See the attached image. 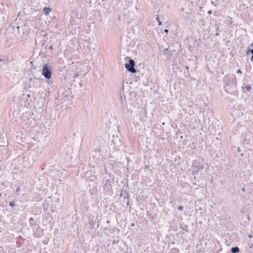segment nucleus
Listing matches in <instances>:
<instances>
[{
	"instance_id": "obj_1",
	"label": "nucleus",
	"mask_w": 253,
	"mask_h": 253,
	"mask_svg": "<svg viewBox=\"0 0 253 253\" xmlns=\"http://www.w3.org/2000/svg\"><path fill=\"white\" fill-rule=\"evenodd\" d=\"M224 85L225 90L228 92H233L236 89V80H225Z\"/></svg>"
},
{
	"instance_id": "obj_2",
	"label": "nucleus",
	"mask_w": 253,
	"mask_h": 253,
	"mask_svg": "<svg viewBox=\"0 0 253 253\" xmlns=\"http://www.w3.org/2000/svg\"><path fill=\"white\" fill-rule=\"evenodd\" d=\"M135 62L134 60L132 59H130L129 60V64L126 63L125 64V67L127 69V70L131 73H134L136 72V70L134 68Z\"/></svg>"
},
{
	"instance_id": "obj_3",
	"label": "nucleus",
	"mask_w": 253,
	"mask_h": 253,
	"mask_svg": "<svg viewBox=\"0 0 253 253\" xmlns=\"http://www.w3.org/2000/svg\"><path fill=\"white\" fill-rule=\"evenodd\" d=\"M51 70L46 65L43 66L42 69V74L44 76V77L47 79H49L51 77Z\"/></svg>"
},
{
	"instance_id": "obj_4",
	"label": "nucleus",
	"mask_w": 253,
	"mask_h": 253,
	"mask_svg": "<svg viewBox=\"0 0 253 253\" xmlns=\"http://www.w3.org/2000/svg\"><path fill=\"white\" fill-rule=\"evenodd\" d=\"M192 173L193 175H196L198 174L199 170L201 169H204V166L201 165H195L194 164H193L192 166Z\"/></svg>"
},
{
	"instance_id": "obj_5",
	"label": "nucleus",
	"mask_w": 253,
	"mask_h": 253,
	"mask_svg": "<svg viewBox=\"0 0 253 253\" xmlns=\"http://www.w3.org/2000/svg\"><path fill=\"white\" fill-rule=\"evenodd\" d=\"M114 181H112L110 179H106L105 183L103 186L104 190L106 192H109L112 189V183H114Z\"/></svg>"
},
{
	"instance_id": "obj_6",
	"label": "nucleus",
	"mask_w": 253,
	"mask_h": 253,
	"mask_svg": "<svg viewBox=\"0 0 253 253\" xmlns=\"http://www.w3.org/2000/svg\"><path fill=\"white\" fill-rule=\"evenodd\" d=\"M140 120L141 122H145L146 120L147 112L144 108L140 109L139 111Z\"/></svg>"
},
{
	"instance_id": "obj_7",
	"label": "nucleus",
	"mask_w": 253,
	"mask_h": 253,
	"mask_svg": "<svg viewBox=\"0 0 253 253\" xmlns=\"http://www.w3.org/2000/svg\"><path fill=\"white\" fill-rule=\"evenodd\" d=\"M105 173L108 175V176H105L104 177V179H110L112 180V181H114V176L113 174L110 173L109 171H107V168H105Z\"/></svg>"
},
{
	"instance_id": "obj_8",
	"label": "nucleus",
	"mask_w": 253,
	"mask_h": 253,
	"mask_svg": "<svg viewBox=\"0 0 253 253\" xmlns=\"http://www.w3.org/2000/svg\"><path fill=\"white\" fill-rule=\"evenodd\" d=\"M126 197H124V202H126L127 205H129V194L127 192H125Z\"/></svg>"
},
{
	"instance_id": "obj_9",
	"label": "nucleus",
	"mask_w": 253,
	"mask_h": 253,
	"mask_svg": "<svg viewBox=\"0 0 253 253\" xmlns=\"http://www.w3.org/2000/svg\"><path fill=\"white\" fill-rule=\"evenodd\" d=\"M125 106H126V108L127 110V112H130L131 114L132 113V109L131 108V103L130 105H128L127 102L126 101Z\"/></svg>"
},
{
	"instance_id": "obj_10",
	"label": "nucleus",
	"mask_w": 253,
	"mask_h": 253,
	"mask_svg": "<svg viewBox=\"0 0 253 253\" xmlns=\"http://www.w3.org/2000/svg\"><path fill=\"white\" fill-rule=\"evenodd\" d=\"M231 251L232 253H238L240 252V249L238 247H232Z\"/></svg>"
},
{
	"instance_id": "obj_11",
	"label": "nucleus",
	"mask_w": 253,
	"mask_h": 253,
	"mask_svg": "<svg viewBox=\"0 0 253 253\" xmlns=\"http://www.w3.org/2000/svg\"><path fill=\"white\" fill-rule=\"evenodd\" d=\"M51 11V9L49 7H45L43 9V12L45 15H47Z\"/></svg>"
},
{
	"instance_id": "obj_12",
	"label": "nucleus",
	"mask_w": 253,
	"mask_h": 253,
	"mask_svg": "<svg viewBox=\"0 0 253 253\" xmlns=\"http://www.w3.org/2000/svg\"><path fill=\"white\" fill-rule=\"evenodd\" d=\"M89 224L92 229L95 228V222L93 221V217H92L91 219L89 220Z\"/></svg>"
},
{
	"instance_id": "obj_13",
	"label": "nucleus",
	"mask_w": 253,
	"mask_h": 253,
	"mask_svg": "<svg viewBox=\"0 0 253 253\" xmlns=\"http://www.w3.org/2000/svg\"><path fill=\"white\" fill-rule=\"evenodd\" d=\"M251 45L253 47V49H250L249 47H248V52H250L252 53L251 60L253 61V43H252Z\"/></svg>"
},
{
	"instance_id": "obj_14",
	"label": "nucleus",
	"mask_w": 253,
	"mask_h": 253,
	"mask_svg": "<svg viewBox=\"0 0 253 253\" xmlns=\"http://www.w3.org/2000/svg\"><path fill=\"white\" fill-rule=\"evenodd\" d=\"M244 88L246 89L247 91H250L251 89V86L247 85L244 87Z\"/></svg>"
},
{
	"instance_id": "obj_15",
	"label": "nucleus",
	"mask_w": 253,
	"mask_h": 253,
	"mask_svg": "<svg viewBox=\"0 0 253 253\" xmlns=\"http://www.w3.org/2000/svg\"><path fill=\"white\" fill-rule=\"evenodd\" d=\"M10 206L12 207H13L15 206V203L14 201H10L9 202V205Z\"/></svg>"
},
{
	"instance_id": "obj_16",
	"label": "nucleus",
	"mask_w": 253,
	"mask_h": 253,
	"mask_svg": "<svg viewBox=\"0 0 253 253\" xmlns=\"http://www.w3.org/2000/svg\"><path fill=\"white\" fill-rule=\"evenodd\" d=\"M121 100H122V106L124 107V109H125V103H124V101H123L124 98H123V96H121Z\"/></svg>"
},
{
	"instance_id": "obj_17",
	"label": "nucleus",
	"mask_w": 253,
	"mask_h": 253,
	"mask_svg": "<svg viewBox=\"0 0 253 253\" xmlns=\"http://www.w3.org/2000/svg\"><path fill=\"white\" fill-rule=\"evenodd\" d=\"M183 209H184V207L183 206H179L178 207V210H179V211H183Z\"/></svg>"
},
{
	"instance_id": "obj_18",
	"label": "nucleus",
	"mask_w": 253,
	"mask_h": 253,
	"mask_svg": "<svg viewBox=\"0 0 253 253\" xmlns=\"http://www.w3.org/2000/svg\"><path fill=\"white\" fill-rule=\"evenodd\" d=\"M133 84V82H131V80H127V81L126 82V84Z\"/></svg>"
},
{
	"instance_id": "obj_19",
	"label": "nucleus",
	"mask_w": 253,
	"mask_h": 253,
	"mask_svg": "<svg viewBox=\"0 0 253 253\" xmlns=\"http://www.w3.org/2000/svg\"><path fill=\"white\" fill-rule=\"evenodd\" d=\"M20 188L18 187L17 188V189L16 190V192L17 193H18L20 192Z\"/></svg>"
},
{
	"instance_id": "obj_20",
	"label": "nucleus",
	"mask_w": 253,
	"mask_h": 253,
	"mask_svg": "<svg viewBox=\"0 0 253 253\" xmlns=\"http://www.w3.org/2000/svg\"><path fill=\"white\" fill-rule=\"evenodd\" d=\"M46 82H47L48 84H51V83H52V80H46Z\"/></svg>"
},
{
	"instance_id": "obj_21",
	"label": "nucleus",
	"mask_w": 253,
	"mask_h": 253,
	"mask_svg": "<svg viewBox=\"0 0 253 253\" xmlns=\"http://www.w3.org/2000/svg\"><path fill=\"white\" fill-rule=\"evenodd\" d=\"M125 192H122V193H121V194H120V196H121V197L124 196H125V195H126V194H125Z\"/></svg>"
},
{
	"instance_id": "obj_22",
	"label": "nucleus",
	"mask_w": 253,
	"mask_h": 253,
	"mask_svg": "<svg viewBox=\"0 0 253 253\" xmlns=\"http://www.w3.org/2000/svg\"><path fill=\"white\" fill-rule=\"evenodd\" d=\"M157 19V20L159 21V24L160 25H162V22H161V21H159V17H158Z\"/></svg>"
},
{
	"instance_id": "obj_23",
	"label": "nucleus",
	"mask_w": 253,
	"mask_h": 253,
	"mask_svg": "<svg viewBox=\"0 0 253 253\" xmlns=\"http://www.w3.org/2000/svg\"><path fill=\"white\" fill-rule=\"evenodd\" d=\"M51 211L52 212H54L55 211V210H54V208L52 207H51Z\"/></svg>"
},
{
	"instance_id": "obj_24",
	"label": "nucleus",
	"mask_w": 253,
	"mask_h": 253,
	"mask_svg": "<svg viewBox=\"0 0 253 253\" xmlns=\"http://www.w3.org/2000/svg\"><path fill=\"white\" fill-rule=\"evenodd\" d=\"M187 228H188V226H187V225H185L184 226V227L183 228V229L185 230V229H187Z\"/></svg>"
},
{
	"instance_id": "obj_25",
	"label": "nucleus",
	"mask_w": 253,
	"mask_h": 253,
	"mask_svg": "<svg viewBox=\"0 0 253 253\" xmlns=\"http://www.w3.org/2000/svg\"><path fill=\"white\" fill-rule=\"evenodd\" d=\"M99 151H100V150L98 149H96L94 150V152H95V153H97V152H99Z\"/></svg>"
},
{
	"instance_id": "obj_26",
	"label": "nucleus",
	"mask_w": 253,
	"mask_h": 253,
	"mask_svg": "<svg viewBox=\"0 0 253 253\" xmlns=\"http://www.w3.org/2000/svg\"><path fill=\"white\" fill-rule=\"evenodd\" d=\"M237 151L238 152H240L241 151V149H240V147H238V149H237Z\"/></svg>"
},
{
	"instance_id": "obj_27",
	"label": "nucleus",
	"mask_w": 253,
	"mask_h": 253,
	"mask_svg": "<svg viewBox=\"0 0 253 253\" xmlns=\"http://www.w3.org/2000/svg\"><path fill=\"white\" fill-rule=\"evenodd\" d=\"M250 248L253 249V244H252L250 245Z\"/></svg>"
},
{
	"instance_id": "obj_28",
	"label": "nucleus",
	"mask_w": 253,
	"mask_h": 253,
	"mask_svg": "<svg viewBox=\"0 0 253 253\" xmlns=\"http://www.w3.org/2000/svg\"><path fill=\"white\" fill-rule=\"evenodd\" d=\"M34 220V218H33V217H31V218H30V222H31V221H33Z\"/></svg>"
},
{
	"instance_id": "obj_29",
	"label": "nucleus",
	"mask_w": 253,
	"mask_h": 253,
	"mask_svg": "<svg viewBox=\"0 0 253 253\" xmlns=\"http://www.w3.org/2000/svg\"><path fill=\"white\" fill-rule=\"evenodd\" d=\"M148 167H149V166L145 165L143 169H147Z\"/></svg>"
},
{
	"instance_id": "obj_30",
	"label": "nucleus",
	"mask_w": 253,
	"mask_h": 253,
	"mask_svg": "<svg viewBox=\"0 0 253 253\" xmlns=\"http://www.w3.org/2000/svg\"><path fill=\"white\" fill-rule=\"evenodd\" d=\"M248 237H249V238H251L253 237V236H252V234H250V235H248Z\"/></svg>"
},
{
	"instance_id": "obj_31",
	"label": "nucleus",
	"mask_w": 253,
	"mask_h": 253,
	"mask_svg": "<svg viewBox=\"0 0 253 253\" xmlns=\"http://www.w3.org/2000/svg\"><path fill=\"white\" fill-rule=\"evenodd\" d=\"M208 13L209 14H211V13H212V11H211V10H209V11L208 12Z\"/></svg>"
},
{
	"instance_id": "obj_32",
	"label": "nucleus",
	"mask_w": 253,
	"mask_h": 253,
	"mask_svg": "<svg viewBox=\"0 0 253 253\" xmlns=\"http://www.w3.org/2000/svg\"><path fill=\"white\" fill-rule=\"evenodd\" d=\"M165 32L167 33H168L169 32V30L168 29H165Z\"/></svg>"
},
{
	"instance_id": "obj_33",
	"label": "nucleus",
	"mask_w": 253,
	"mask_h": 253,
	"mask_svg": "<svg viewBox=\"0 0 253 253\" xmlns=\"http://www.w3.org/2000/svg\"><path fill=\"white\" fill-rule=\"evenodd\" d=\"M242 190V191L245 192L246 191V189L245 188H243Z\"/></svg>"
},
{
	"instance_id": "obj_34",
	"label": "nucleus",
	"mask_w": 253,
	"mask_h": 253,
	"mask_svg": "<svg viewBox=\"0 0 253 253\" xmlns=\"http://www.w3.org/2000/svg\"><path fill=\"white\" fill-rule=\"evenodd\" d=\"M244 156V153L241 154V156L243 157Z\"/></svg>"
},
{
	"instance_id": "obj_35",
	"label": "nucleus",
	"mask_w": 253,
	"mask_h": 253,
	"mask_svg": "<svg viewBox=\"0 0 253 253\" xmlns=\"http://www.w3.org/2000/svg\"><path fill=\"white\" fill-rule=\"evenodd\" d=\"M118 241L116 242V241H115V240H114L113 241V243H118Z\"/></svg>"
},
{
	"instance_id": "obj_36",
	"label": "nucleus",
	"mask_w": 253,
	"mask_h": 253,
	"mask_svg": "<svg viewBox=\"0 0 253 253\" xmlns=\"http://www.w3.org/2000/svg\"><path fill=\"white\" fill-rule=\"evenodd\" d=\"M137 80H133V81H134V82H135V83H136V82H137Z\"/></svg>"
},
{
	"instance_id": "obj_37",
	"label": "nucleus",
	"mask_w": 253,
	"mask_h": 253,
	"mask_svg": "<svg viewBox=\"0 0 253 253\" xmlns=\"http://www.w3.org/2000/svg\"><path fill=\"white\" fill-rule=\"evenodd\" d=\"M131 226H134V223H132V224L131 225Z\"/></svg>"
},
{
	"instance_id": "obj_38",
	"label": "nucleus",
	"mask_w": 253,
	"mask_h": 253,
	"mask_svg": "<svg viewBox=\"0 0 253 253\" xmlns=\"http://www.w3.org/2000/svg\"><path fill=\"white\" fill-rule=\"evenodd\" d=\"M0 61L2 62L3 61L1 59H0Z\"/></svg>"
},
{
	"instance_id": "obj_39",
	"label": "nucleus",
	"mask_w": 253,
	"mask_h": 253,
	"mask_svg": "<svg viewBox=\"0 0 253 253\" xmlns=\"http://www.w3.org/2000/svg\"><path fill=\"white\" fill-rule=\"evenodd\" d=\"M99 227V224H98L97 226V227L98 228Z\"/></svg>"
},
{
	"instance_id": "obj_40",
	"label": "nucleus",
	"mask_w": 253,
	"mask_h": 253,
	"mask_svg": "<svg viewBox=\"0 0 253 253\" xmlns=\"http://www.w3.org/2000/svg\"><path fill=\"white\" fill-rule=\"evenodd\" d=\"M124 99H125V101H126V97L125 96L124 97Z\"/></svg>"
},
{
	"instance_id": "obj_41",
	"label": "nucleus",
	"mask_w": 253,
	"mask_h": 253,
	"mask_svg": "<svg viewBox=\"0 0 253 253\" xmlns=\"http://www.w3.org/2000/svg\"><path fill=\"white\" fill-rule=\"evenodd\" d=\"M30 224H31V225H33V223H32V222H30Z\"/></svg>"
},
{
	"instance_id": "obj_42",
	"label": "nucleus",
	"mask_w": 253,
	"mask_h": 253,
	"mask_svg": "<svg viewBox=\"0 0 253 253\" xmlns=\"http://www.w3.org/2000/svg\"><path fill=\"white\" fill-rule=\"evenodd\" d=\"M0 66H1V64H0Z\"/></svg>"
}]
</instances>
